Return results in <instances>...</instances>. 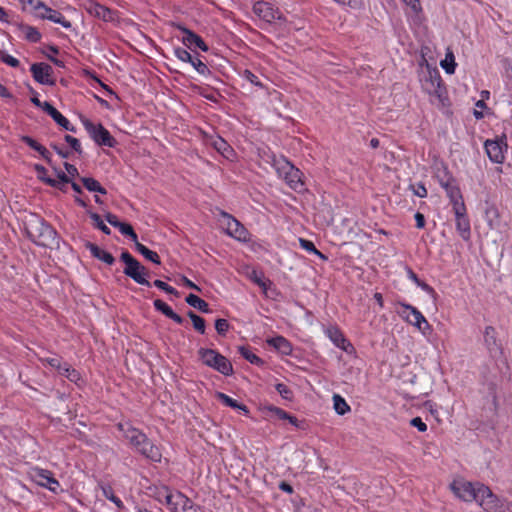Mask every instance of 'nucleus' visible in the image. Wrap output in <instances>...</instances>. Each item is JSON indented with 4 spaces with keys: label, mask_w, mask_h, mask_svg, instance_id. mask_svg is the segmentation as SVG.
Segmentation results:
<instances>
[{
    "label": "nucleus",
    "mask_w": 512,
    "mask_h": 512,
    "mask_svg": "<svg viewBox=\"0 0 512 512\" xmlns=\"http://www.w3.org/2000/svg\"><path fill=\"white\" fill-rule=\"evenodd\" d=\"M24 227L29 239L39 246L52 248L59 243L56 230L36 214L26 218Z\"/></svg>",
    "instance_id": "obj_1"
},
{
    "label": "nucleus",
    "mask_w": 512,
    "mask_h": 512,
    "mask_svg": "<svg viewBox=\"0 0 512 512\" xmlns=\"http://www.w3.org/2000/svg\"><path fill=\"white\" fill-rule=\"evenodd\" d=\"M198 355L204 365L225 376L233 374V366L231 362L218 351L209 348H200L198 350Z\"/></svg>",
    "instance_id": "obj_2"
},
{
    "label": "nucleus",
    "mask_w": 512,
    "mask_h": 512,
    "mask_svg": "<svg viewBox=\"0 0 512 512\" xmlns=\"http://www.w3.org/2000/svg\"><path fill=\"white\" fill-rule=\"evenodd\" d=\"M121 261L125 263L123 273L134 280L137 284L150 286L148 281L149 271L143 266L136 258H134L128 251H123L120 256Z\"/></svg>",
    "instance_id": "obj_3"
},
{
    "label": "nucleus",
    "mask_w": 512,
    "mask_h": 512,
    "mask_svg": "<svg viewBox=\"0 0 512 512\" xmlns=\"http://www.w3.org/2000/svg\"><path fill=\"white\" fill-rule=\"evenodd\" d=\"M274 166L278 175L286 181L290 188L295 191H301L304 189V183L301 179L302 173L291 162L282 158L276 160L274 162Z\"/></svg>",
    "instance_id": "obj_4"
},
{
    "label": "nucleus",
    "mask_w": 512,
    "mask_h": 512,
    "mask_svg": "<svg viewBox=\"0 0 512 512\" xmlns=\"http://www.w3.org/2000/svg\"><path fill=\"white\" fill-rule=\"evenodd\" d=\"M477 502L486 512H512V502L500 500L485 485L480 487V495Z\"/></svg>",
    "instance_id": "obj_5"
},
{
    "label": "nucleus",
    "mask_w": 512,
    "mask_h": 512,
    "mask_svg": "<svg viewBox=\"0 0 512 512\" xmlns=\"http://www.w3.org/2000/svg\"><path fill=\"white\" fill-rule=\"evenodd\" d=\"M484 486L480 483H472L463 478H457L450 484L453 494L466 502L476 501L480 495V487Z\"/></svg>",
    "instance_id": "obj_6"
},
{
    "label": "nucleus",
    "mask_w": 512,
    "mask_h": 512,
    "mask_svg": "<svg viewBox=\"0 0 512 512\" xmlns=\"http://www.w3.org/2000/svg\"><path fill=\"white\" fill-rule=\"evenodd\" d=\"M400 305L403 310L399 314L406 322L415 326L423 335L431 332V325L416 307L405 303Z\"/></svg>",
    "instance_id": "obj_7"
},
{
    "label": "nucleus",
    "mask_w": 512,
    "mask_h": 512,
    "mask_svg": "<svg viewBox=\"0 0 512 512\" xmlns=\"http://www.w3.org/2000/svg\"><path fill=\"white\" fill-rule=\"evenodd\" d=\"M83 125L88 132L89 136L99 146H106L109 148L115 147L117 141L110 134V132L102 124H94L90 120H84Z\"/></svg>",
    "instance_id": "obj_8"
},
{
    "label": "nucleus",
    "mask_w": 512,
    "mask_h": 512,
    "mask_svg": "<svg viewBox=\"0 0 512 512\" xmlns=\"http://www.w3.org/2000/svg\"><path fill=\"white\" fill-rule=\"evenodd\" d=\"M28 477L37 485L47 488L52 492H56L59 487V482L53 477L51 471L39 468L37 466L30 467L27 472Z\"/></svg>",
    "instance_id": "obj_9"
},
{
    "label": "nucleus",
    "mask_w": 512,
    "mask_h": 512,
    "mask_svg": "<svg viewBox=\"0 0 512 512\" xmlns=\"http://www.w3.org/2000/svg\"><path fill=\"white\" fill-rule=\"evenodd\" d=\"M34 12L38 18L60 24L66 29H70L72 27V23L67 20L62 13L48 7L43 1H37L35 3Z\"/></svg>",
    "instance_id": "obj_10"
},
{
    "label": "nucleus",
    "mask_w": 512,
    "mask_h": 512,
    "mask_svg": "<svg viewBox=\"0 0 512 512\" xmlns=\"http://www.w3.org/2000/svg\"><path fill=\"white\" fill-rule=\"evenodd\" d=\"M223 223L226 226V233L239 241H247L249 232L248 230L232 215L221 211Z\"/></svg>",
    "instance_id": "obj_11"
},
{
    "label": "nucleus",
    "mask_w": 512,
    "mask_h": 512,
    "mask_svg": "<svg viewBox=\"0 0 512 512\" xmlns=\"http://www.w3.org/2000/svg\"><path fill=\"white\" fill-rule=\"evenodd\" d=\"M253 12L267 23H272L275 20H279L282 16L278 8H275L271 3L265 1L256 2L253 5Z\"/></svg>",
    "instance_id": "obj_12"
},
{
    "label": "nucleus",
    "mask_w": 512,
    "mask_h": 512,
    "mask_svg": "<svg viewBox=\"0 0 512 512\" xmlns=\"http://www.w3.org/2000/svg\"><path fill=\"white\" fill-rule=\"evenodd\" d=\"M455 214L456 229L460 234L461 238L465 241L470 239L471 228L470 221L466 215V206L462 205L459 210L457 207L453 208Z\"/></svg>",
    "instance_id": "obj_13"
},
{
    "label": "nucleus",
    "mask_w": 512,
    "mask_h": 512,
    "mask_svg": "<svg viewBox=\"0 0 512 512\" xmlns=\"http://www.w3.org/2000/svg\"><path fill=\"white\" fill-rule=\"evenodd\" d=\"M485 150L489 159L497 164L503 163L505 156L504 152L507 149V144L499 140H486Z\"/></svg>",
    "instance_id": "obj_14"
},
{
    "label": "nucleus",
    "mask_w": 512,
    "mask_h": 512,
    "mask_svg": "<svg viewBox=\"0 0 512 512\" xmlns=\"http://www.w3.org/2000/svg\"><path fill=\"white\" fill-rule=\"evenodd\" d=\"M484 344L490 357L497 359L502 356V347L497 340L496 330L492 326H487L484 331Z\"/></svg>",
    "instance_id": "obj_15"
},
{
    "label": "nucleus",
    "mask_w": 512,
    "mask_h": 512,
    "mask_svg": "<svg viewBox=\"0 0 512 512\" xmlns=\"http://www.w3.org/2000/svg\"><path fill=\"white\" fill-rule=\"evenodd\" d=\"M30 71L36 82L44 85H53L54 80L52 79L53 69L46 63H34L32 64Z\"/></svg>",
    "instance_id": "obj_16"
},
{
    "label": "nucleus",
    "mask_w": 512,
    "mask_h": 512,
    "mask_svg": "<svg viewBox=\"0 0 512 512\" xmlns=\"http://www.w3.org/2000/svg\"><path fill=\"white\" fill-rule=\"evenodd\" d=\"M118 428L131 445L140 446L147 441L146 435L129 423H120Z\"/></svg>",
    "instance_id": "obj_17"
},
{
    "label": "nucleus",
    "mask_w": 512,
    "mask_h": 512,
    "mask_svg": "<svg viewBox=\"0 0 512 512\" xmlns=\"http://www.w3.org/2000/svg\"><path fill=\"white\" fill-rule=\"evenodd\" d=\"M326 335L335 346L346 353H352L354 351L353 345L344 337L343 333L337 327H329L326 330Z\"/></svg>",
    "instance_id": "obj_18"
},
{
    "label": "nucleus",
    "mask_w": 512,
    "mask_h": 512,
    "mask_svg": "<svg viewBox=\"0 0 512 512\" xmlns=\"http://www.w3.org/2000/svg\"><path fill=\"white\" fill-rule=\"evenodd\" d=\"M86 11L90 15L106 22L112 21L114 19V12L110 8L95 1L88 2Z\"/></svg>",
    "instance_id": "obj_19"
},
{
    "label": "nucleus",
    "mask_w": 512,
    "mask_h": 512,
    "mask_svg": "<svg viewBox=\"0 0 512 512\" xmlns=\"http://www.w3.org/2000/svg\"><path fill=\"white\" fill-rule=\"evenodd\" d=\"M441 187L445 190L446 195L449 198L450 203L452 204V208L457 207L459 209V207L461 208L462 205H465L463 196L461 194L456 179L450 183H447V185L445 184Z\"/></svg>",
    "instance_id": "obj_20"
},
{
    "label": "nucleus",
    "mask_w": 512,
    "mask_h": 512,
    "mask_svg": "<svg viewBox=\"0 0 512 512\" xmlns=\"http://www.w3.org/2000/svg\"><path fill=\"white\" fill-rule=\"evenodd\" d=\"M178 28H179V30H181L184 33L183 43L185 45H187L189 47L194 45L204 52L208 51V46L206 45L204 40L199 35L195 34L194 32L187 29L186 27L178 26Z\"/></svg>",
    "instance_id": "obj_21"
},
{
    "label": "nucleus",
    "mask_w": 512,
    "mask_h": 512,
    "mask_svg": "<svg viewBox=\"0 0 512 512\" xmlns=\"http://www.w3.org/2000/svg\"><path fill=\"white\" fill-rule=\"evenodd\" d=\"M85 246L90 251L91 255L93 257L97 258L98 260L103 261L104 263H106L108 265H112L114 263L115 259H114L113 255L111 253L103 250L96 244L87 242Z\"/></svg>",
    "instance_id": "obj_22"
},
{
    "label": "nucleus",
    "mask_w": 512,
    "mask_h": 512,
    "mask_svg": "<svg viewBox=\"0 0 512 512\" xmlns=\"http://www.w3.org/2000/svg\"><path fill=\"white\" fill-rule=\"evenodd\" d=\"M267 344L275 348L278 352L283 355H290L292 353L291 343L283 336H276L267 339Z\"/></svg>",
    "instance_id": "obj_23"
},
{
    "label": "nucleus",
    "mask_w": 512,
    "mask_h": 512,
    "mask_svg": "<svg viewBox=\"0 0 512 512\" xmlns=\"http://www.w3.org/2000/svg\"><path fill=\"white\" fill-rule=\"evenodd\" d=\"M153 305L157 311L161 312L162 314H164L166 317L173 320L177 324H182L184 322V319L180 315L175 313L173 309L161 299L154 300Z\"/></svg>",
    "instance_id": "obj_24"
},
{
    "label": "nucleus",
    "mask_w": 512,
    "mask_h": 512,
    "mask_svg": "<svg viewBox=\"0 0 512 512\" xmlns=\"http://www.w3.org/2000/svg\"><path fill=\"white\" fill-rule=\"evenodd\" d=\"M429 95L437 100V105L445 106L447 100L446 87L441 78H436V88L430 89Z\"/></svg>",
    "instance_id": "obj_25"
},
{
    "label": "nucleus",
    "mask_w": 512,
    "mask_h": 512,
    "mask_svg": "<svg viewBox=\"0 0 512 512\" xmlns=\"http://www.w3.org/2000/svg\"><path fill=\"white\" fill-rule=\"evenodd\" d=\"M216 397L218 400H220L224 405L231 407L233 409H237L242 411L244 414H248L249 410L246 405L242 403H238L237 400L231 398L230 396L226 395L225 393L218 392L216 394Z\"/></svg>",
    "instance_id": "obj_26"
},
{
    "label": "nucleus",
    "mask_w": 512,
    "mask_h": 512,
    "mask_svg": "<svg viewBox=\"0 0 512 512\" xmlns=\"http://www.w3.org/2000/svg\"><path fill=\"white\" fill-rule=\"evenodd\" d=\"M185 301L188 305L195 309H198L202 313H209L211 311L209 308V304L195 294H189L186 297Z\"/></svg>",
    "instance_id": "obj_27"
},
{
    "label": "nucleus",
    "mask_w": 512,
    "mask_h": 512,
    "mask_svg": "<svg viewBox=\"0 0 512 512\" xmlns=\"http://www.w3.org/2000/svg\"><path fill=\"white\" fill-rule=\"evenodd\" d=\"M136 250L147 260L159 265L161 264V260L159 255L150 249H148L145 245L141 244L139 241H136L135 243Z\"/></svg>",
    "instance_id": "obj_28"
},
{
    "label": "nucleus",
    "mask_w": 512,
    "mask_h": 512,
    "mask_svg": "<svg viewBox=\"0 0 512 512\" xmlns=\"http://www.w3.org/2000/svg\"><path fill=\"white\" fill-rule=\"evenodd\" d=\"M486 220L487 224L491 229H500L501 228V220L499 211L495 207H490L486 210Z\"/></svg>",
    "instance_id": "obj_29"
},
{
    "label": "nucleus",
    "mask_w": 512,
    "mask_h": 512,
    "mask_svg": "<svg viewBox=\"0 0 512 512\" xmlns=\"http://www.w3.org/2000/svg\"><path fill=\"white\" fill-rule=\"evenodd\" d=\"M81 181L84 187L90 192H98L103 195L107 193L106 189L100 184V182L94 178L83 177Z\"/></svg>",
    "instance_id": "obj_30"
},
{
    "label": "nucleus",
    "mask_w": 512,
    "mask_h": 512,
    "mask_svg": "<svg viewBox=\"0 0 512 512\" xmlns=\"http://www.w3.org/2000/svg\"><path fill=\"white\" fill-rule=\"evenodd\" d=\"M35 171L37 172V176L41 181H43L44 183L51 187L60 188V181H56V179L46 176L47 169L44 166L36 164Z\"/></svg>",
    "instance_id": "obj_31"
},
{
    "label": "nucleus",
    "mask_w": 512,
    "mask_h": 512,
    "mask_svg": "<svg viewBox=\"0 0 512 512\" xmlns=\"http://www.w3.org/2000/svg\"><path fill=\"white\" fill-rule=\"evenodd\" d=\"M59 373L74 383H78L81 380L80 373L67 363L62 365Z\"/></svg>",
    "instance_id": "obj_32"
},
{
    "label": "nucleus",
    "mask_w": 512,
    "mask_h": 512,
    "mask_svg": "<svg viewBox=\"0 0 512 512\" xmlns=\"http://www.w3.org/2000/svg\"><path fill=\"white\" fill-rule=\"evenodd\" d=\"M213 147L224 157L229 158L232 153L230 145L221 137H217L212 141Z\"/></svg>",
    "instance_id": "obj_33"
},
{
    "label": "nucleus",
    "mask_w": 512,
    "mask_h": 512,
    "mask_svg": "<svg viewBox=\"0 0 512 512\" xmlns=\"http://www.w3.org/2000/svg\"><path fill=\"white\" fill-rule=\"evenodd\" d=\"M435 177L440 186H443L445 184L447 185V183H450L455 180V178L452 176V174L449 172L446 166L437 168Z\"/></svg>",
    "instance_id": "obj_34"
},
{
    "label": "nucleus",
    "mask_w": 512,
    "mask_h": 512,
    "mask_svg": "<svg viewBox=\"0 0 512 512\" xmlns=\"http://www.w3.org/2000/svg\"><path fill=\"white\" fill-rule=\"evenodd\" d=\"M333 406L337 414L344 415L350 411V406L339 394L333 395Z\"/></svg>",
    "instance_id": "obj_35"
},
{
    "label": "nucleus",
    "mask_w": 512,
    "mask_h": 512,
    "mask_svg": "<svg viewBox=\"0 0 512 512\" xmlns=\"http://www.w3.org/2000/svg\"><path fill=\"white\" fill-rule=\"evenodd\" d=\"M51 118L63 129L71 132H75V127L70 123V121L63 116L57 109L54 110Z\"/></svg>",
    "instance_id": "obj_36"
},
{
    "label": "nucleus",
    "mask_w": 512,
    "mask_h": 512,
    "mask_svg": "<svg viewBox=\"0 0 512 512\" xmlns=\"http://www.w3.org/2000/svg\"><path fill=\"white\" fill-rule=\"evenodd\" d=\"M21 30L24 33L26 40L32 43H37L40 41L41 33L35 27L25 25L21 27Z\"/></svg>",
    "instance_id": "obj_37"
},
{
    "label": "nucleus",
    "mask_w": 512,
    "mask_h": 512,
    "mask_svg": "<svg viewBox=\"0 0 512 512\" xmlns=\"http://www.w3.org/2000/svg\"><path fill=\"white\" fill-rule=\"evenodd\" d=\"M187 316L191 319L194 329L200 334H204L206 330L205 320L193 311H188Z\"/></svg>",
    "instance_id": "obj_38"
},
{
    "label": "nucleus",
    "mask_w": 512,
    "mask_h": 512,
    "mask_svg": "<svg viewBox=\"0 0 512 512\" xmlns=\"http://www.w3.org/2000/svg\"><path fill=\"white\" fill-rule=\"evenodd\" d=\"M239 353L241 356L249 361L251 364L259 365L262 364V359L258 357L256 354H254L248 347L240 346L238 348Z\"/></svg>",
    "instance_id": "obj_39"
},
{
    "label": "nucleus",
    "mask_w": 512,
    "mask_h": 512,
    "mask_svg": "<svg viewBox=\"0 0 512 512\" xmlns=\"http://www.w3.org/2000/svg\"><path fill=\"white\" fill-rule=\"evenodd\" d=\"M299 243H300V246L301 248H303L304 250H306L307 252L309 253H312L314 255H317L319 258L323 259V260H326L327 257L321 253L314 245V243L310 240H306V239H303V238H300L299 239Z\"/></svg>",
    "instance_id": "obj_40"
},
{
    "label": "nucleus",
    "mask_w": 512,
    "mask_h": 512,
    "mask_svg": "<svg viewBox=\"0 0 512 512\" xmlns=\"http://www.w3.org/2000/svg\"><path fill=\"white\" fill-rule=\"evenodd\" d=\"M440 65L447 74H453L455 72L456 67L453 53H447L445 59L441 61Z\"/></svg>",
    "instance_id": "obj_41"
},
{
    "label": "nucleus",
    "mask_w": 512,
    "mask_h": 512,
    "mask_svg": "<svg viewBox=\"0 0 512 512\" xmlns=\"http://www.w3.org/2000/svg\"><path fill=\"white\" fill-rule=\"evenodd\" d=\"M100 488L102 490V493L103 495L109 499L110 501H112L118 508H122L123 507V503L122 501L114 495V492H113V489L111 486L109 485H100Z\"/></svg>",
    "instance_id": "obj_42"
},
{
    "label": "nucleus",
    "mask_w": 512,
    "mask_h": 512,
    "mask_svg": "<svg viewBox=\"0 0 512 512\" xmlns=\"http://www.w3.org/2000/svg\"><path fill=\"white\" fill-rule=\"evenodd\" d=\"M177 509L175 512H186V508L191 505L192 501L180 492H176Z\"/></svg>",
    "instance_id": "obj_43"
},
{
    "label": "nucleus",
    "mask_w": 512,
    "mask_h": 512,
    "mask_svg": "<svg viewBox=\"0 0 512 512\" xmlns=\"http://www.w3.org/2000/svg\"><path fill=\"white\" fill-rule=\"evenodd\" d=\"M117 228L119 229L121 234L129 237L134 243L138 241L137 234L135 233L133 227L130 224L121 222Z\"/></svg>",
    "instance_id": "obj_44"
},
{
    "label": "nucleus",
    "mask_w": 512,
    "mask_h": 512,
    "mask_svg": "<svg viewBox=\"0 0 512 512\" xmlns=\"http://www.w3.org/2000/svg\"><path fill=\"white\" fill-rule=\"evenodd\" d=\"M436 78H441V76L439 75V73H429L428 77L425 78L422 86H423V89L429 94L430 93V89H435L436 88Z\"/></svg>",
    "instance_id": "obj_45"
},
{
    "label": "nucleus",
    "mask_w": 512,
    "mask_h": 512,
    "mask_svg": "<svg viewBox=\"0 0 512 512\" xmlns=\"http://www.w3.org/2000/svg\"><path fill=\"white\" fill-rule=\"evenodd\" d=\"M190 64L201 75H207L210 73V70L207 67V65L197 57H193L192 61H190Z\"/></svg>",
    "instance_id": "obj_46"
},
{
    "label": "nucleus",
    "mask_w": 512,
    "mask_h": 512,
    "mask_svg": "<svg viewBox=\"0 0 512 512\" xmlns=\"http://www.w3.org/2000/svg\"><path fill=\"white\" fill-rule=\"evenodd\" d=\"M89 215H90V218L94 221L95 226L99 230H101L106 235L111 234V230L104 224L100 215H98L97 213H94V212L90 213Z\"/></svg>",
    "instance_id": "obj_47"
},
{
    "label": "nucleus",
    "mask_w": 512,
    "mask_h": 512,
    "mask_svg": "<svg viewBox=\"0 0 512 512\" xmlns=\"http://www.w3.org/2000/svg\"><path fill=\"white\" fill-rule=\"evenodd\" d=\"M275 389L283 399L291 400L293 398V392L287 385L278 383L275 385Z\"/></svg>",
    "instance_id": "obj_48"
},
{
    "label": "nucleus",
    "mask_w": 512,
    "mask_h": 512,
    "mask_svg": "<svg viewBox=\"0 0 512 512\" xmlns=\"http://www.w3.org/2000/svg\"><path fill=\"white\" fill-rule=\"evenodd\" d=\"M154 286L161 289L162 291L168 293V294H172V295H175V296H179V292L172 286L168 285L167 283H165L164 281L162 280H155L153 282Z\"/></svg>",
    "instance_id": "obj_49"
},
{
    "label": "nucleus",
    "mask_w": 512,
    "mask_h": 512,
    "mask_svg": "<svg viewBox=\"0 0 512 512\" xmlns=\"http://www.w3.org/2000/svg\"><path fill=\"white\" fill-rule=\"evenodd\" d=\"M141 455L152 462H160L162 459V454L160 450H140Z\"/></svg>",
    "instance_id": "obj_50"
},
{
    "label": "nucleus",
    "mask_w": 512,
    "mask_h": 512,
    "mask_svg": "<svg viewBox=\"0 0 512 512\" xmlns=\"http://www.w3.org/2000/svg\"><path fill=\"white\" fill-rule=\"evenodd\" d=\"M230 328V324L226 319L219 318L215 321V329L219 335H225Z\"/></svg>",
    "instance_id": "obj_51"
},
{
    "label": "nucleus",
    "mask_w": 512,
    "mask_h": 512,
    "mask_svg": "<svg viewBox=\"0 0 512 512\" xmlns=\"http://www.w3.org/2000/svg\"><path fill=\"white\" fill-rule=\"evenodd\" d=\"M174 55L182 62L190 63L193 56L184 48L178 47L174 49Z\"/></svg>",
    "instance_id": "obj_52"
},
{
    "label": "nucleus",
    "mask_w": 512,
    "mask_h": 512,
    "mask_svg": "<svg viewBox=\"0 0 512 512\" xmlns=\"http://www.w3.org/2000/svg\"><path fill=\"white\" fill-rule=\"evenodd\" d=\"M409 189L413 192L415 196H418L420 198L427 197L428 192L423 183H418L416 185L411 184L409 186Z\"/></svg>",
    "instance_id": "obj_53"
},
{
    "label": "nucleus",
    "mask_w": 512,
    "mask_h": 512,
    "mask_svg": "<svg viewBox=\"0 0 512 512\" xmlns=\"http://www.w3.org/2000/svg\"><path fill=\"white\" fill-rule=\"evenodd\" d=\"M21 141L24 142L25 144H27L31 149L37 151L38 153H40L41 150L44 148L43 145L38 143L36 140H34L30 136H22Z\"/></svg>",
    "instance_id": "obj_54"
},
{
    "label": "nucleus",
    "mask_w": 512,
    "mask_h": 512,
    "mask_svg": "<svg viewBox=\"0 0 512 512\" xmlns=\"http://www.w3.org/2000/svg\"><path fill=\"white\" fill-rule=\"evenodd\" d=\"M64 139L75 152H77L79 154L82 153V147L77 138L70 136V135H65Z\"/></svg>",
    "instance_id": "obj_55"
},
{
    "label": "nucleus",
    "mask_w": 512,
    "mask_h": 512,
    "mask_svg": "<svg viewBox=\"0 0 512 512\" xmlns=\"http://www.w3.org/2000/svg\"><path fill=\"white\" fill-rule=\"evenodd\" d=\"M243 77L247 81H249L251 84L258 86V87H263V85L259 81L258 77L254 73H252L250 70H245L243 73Z\"/></svg>",
    "instance_id": "obj_56"
},
{
    "label": "nucleus",
    "mask_w": 512,
    "mask_h": 512,
    "mask_svg": "<svg viewBox=\"0 0 512 512\" xmlns=\"http://www.w3.org/2000/svg\"><path fill=\"white\" fill-rule=\"evenodd\" d=\"M1 60L11 66V67H18L19 66V60L16 59L15 57L9 55V54H6V53H2L1 55Z\"/></svg>",
    "instance_id": "obj_57"
},
{
    "label": "nucleus",
    "mask_w": 512,
    "mask_h": 512,
    "mask_svg": "<svg viewBox=\"0 0 512 512\" xmlns=\"http://www.w3.org/2000/svg\"><path fill=\"white\" fill-rule=\"evenodd\" d=\"M318 461H319V464H320V467L323 468V470L325 472H327V474L325 475V477H328V478H334V474L335 473H338V471H335L334 469H332L323 459H321L320 457H317Z\"/></svg>",
    "instance_id": "obj_58"
},
{
    "label": "nucleus",
    "mask_w": 512,
    "mask_h": 512,
    "mask_svg": "<svg viewBox=\"0 0 512 512\" xmlns=\"http://www.w3.org/2000/svg\"><path fill=\"white\" fill-rule=\"evenodd\" d=\"M42 361L47 363L49 366L57 369L58 371L61 370L62 364L60 358L58 357H48L43 359Z\"/></svg>",
    "instance_id": "obj_59"
},
{
    "label": "nucleus",
    "mask_w": 512,
    "mask_h": 512,
    "mask_svg": "<svg viewBox=\"0 0 512 512\" xmlns=\"http://www.w3.org/2000/svg\"><path fill=\"white\" fill-rule=\"evenodd\" d=\"M341 5H347L353 9H358L362 6V0H334Z\"/></svg>",
    "instance_id": "obj_60"
},
{
    "label": "nucleus",
    "mask_w": 512,
    "mask_h": 512,
    "mask_svg": "<svg viewBox=\"0 0 512 512\" xmlns=\"http://www.w3.org/2000/svg\"><path fill=\"white\" fill-rule=\"evenodd\" d=\"M411 425L416 427L419 431L424 432L427 430V425L422 421L420 417H415L411 420Z\"/></svg>",
    "instance_id": "obj_61"
},
{
    "label": "nucleus",
    "mask_w": 512,
    "mask_h": 512,
    "mask_svg": "<svg viewBox=\"0 0 512 512\" xmlns=\"http://www.w3.org/2000/svg\"><path fill=\"white\" fill-rule=\"evenodd\" d=\"M55 171H56L57 177H58L57 181H60L59 189L63 190V184L70 183L71 181L65 172H63L61 170H57V169H55Z\"/></svg>",
    "instance_id": "obj_62"
},
{
    "label": "nucleus",
    "mask_w": 512,
    "mask_h": 512,
    "mask_svg": "<svg viewBox=\"0 0 512 512\" xmlns=\"http://www.w3.org/2000/svg\"><path fill=\"white\" fill-rule=\"evenodd\" d=\"M105 219L110 225H112L115 228H117L118 225L121 223V221L118 220V217L112 213H107L105 215Z\"/></svg>",
    "instance_id": "obj_63"
},
{
    "label": "nucleus",
    "mask_w": 512,
    "mask_h": 512,
    "mask_svg": "<svg viewBox=\"0 0 512 512\" xmlns=\"http://www.w3.org/2000/svg\"><path fill=\"white\" fill-rule=\"evenodd\" d=\"M403 1L408 6H410V8L412 9L413 12L418 13L419 11H421V4H420L419 0H403Z\"/></svg>",
    "instance_id": "obj_64"
}]
</instances>
